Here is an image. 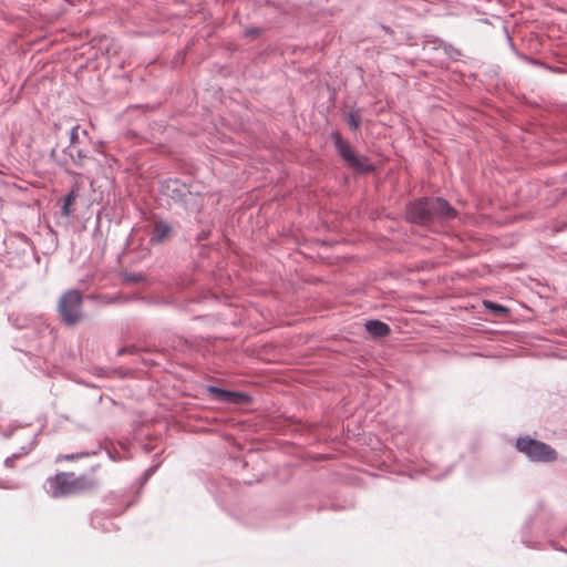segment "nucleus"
I'll list each match as a JSON object with an SVG mask.
<instances>
[{"mask_svg":"<svg viewBox=\"0 0 567 567\" xmlns=\"http://www.w3.org/2000/svg\"><path fill=\"white\" fill-rule=\"evenodd\" d=\"M516 447L533 461L553 462L557 458L556 451L549 445L528 437L518 439L516 442Z\"/></svg>","mask_w":567,"mask_h":567,"instance_id":"obj_4","label":"nucleus"},{"mask_svg":"<svg viewBox=\"0 0 567 567\" xmlns=\"http://www.w3.org/2000/svg\"><path fill=\"white\" fill-rule=\"evenodd\" d=\"M79 138V126H74L70 134L71 144H75Z\"/></svg>","mask_w":567,"mask_h":567,"instance_id":"obj_14","label":"nucleus"},{"mask_svg":"<svg viewBox=\"0 0 567 567\" xmlns=\"http://www.w3.org/2000/svg\"><path fill=\"white\" fill-rule=\"evenodd\" d=\"M408 218L412 223L427 224L434 218L452 219L456 217V210L443 198H422L410 204Z\"/></svg>","mask_w":567,"mask_h":567,"instance_id":"obj_1","label":"nucleus"},{"mask_svg":"<svg viewBox=\"0 0 567 567\" xmlns=\"http://www.w3.org/2000/svg\"><path fill=\"white\" fill-rule=\"evenodd\" d=\"M79 196V193L76 189H72L65 197L64 199V205L62 207V214L64 216H70L71 214V206L72 204L75 202V199L78 198Z\"/></svg>","mask_w":567,"mask_h":567,"instance_id":"obj_9","label":"nucleus"},{"mask_svg":"<svg viewBox=\"0 0 567 567\" xmlns=\"http://www.w3.org/2000/svg\"><path fill=\"white\" fill-rule=\"evenodd\" d=\"M259 34H260V30L258 28L247 29L245 31V35L248 37V38H256Z\"/></svg>","mask_w":567,"mask_h":567,"instance_id":"obj_13","label":"nucleus"},{"mask_svg":"<svg viewBox=\"0 0 567 567\" xmlns=\"http://www.w3.org/2000/svg\"><path fill=\"white\" fill-rule=\"evenodd\" d=\"M484 306L492 310L494 313H497V315H501V313H506L507 312V309L502 306V305H498V303H495V302H492V301H484Z\"/></svg>","mask_w":567,"mask_h":567,"instance_id":"obj_11","label":"nucleus"},{"mask_svg":"<svg viewBox=\"0 0 567 567\" xmlns=\"http://www.w3.org/2000/svg\"><path fill=\"white\" fill-rule=\"evenodd\" d=\"M367 331L377 338L385 337L390 333V328L386 323L379 320H370L365 323Z\"/></svg>","mask_w":567,"mask_h":567,"instance_id":"obj_7","label":"nucleus"},{"mask_svg":"<svg viewBox=\"0 0 567 567\" xmlns=\"http://www.w3.org/2000/svg\"><path fill=\"white\" fill-rule=\"evenodd\" d=\"M333 140L336 147L341 155V157L348 163L349 166L360 171L364 172L368 171L370 167L365 165L353 152V150L350 147V145L344 142L339 133L333 134Z\"/></svg>","mask_w":567,"mask_h":567,"instance_id":"obj_5","label":"nucleus"},{"mask_svg":"<svg viewBox=\"0 0 567 567\" xmlns=\"http://www.w3.org/2000/svg\"><path fill=\"white\" fill-rule=\"evenodd\" d=\"M48 483L54 497L91 491L96 486L93 478L86 475L75 476L72 472L58 473Z\"/></svg>","mask_w":567,"mask_h":567,"instance_id":"obj_2","label":"nucleus"},{"mask_svg":"<svg viewBox=\"0 0 567 567\" xmlns=\"http://www.w3.org/2000/svg\"><path fill=\"white\" fill-rule=\"evenodd\" d=\"M82 295L78 290L64 292L58 303V311L62 321L68 326H73L82 320Z\"/></svg>","mask_w":567,"mask_h":567,"instance_id":"obj_3","label":"nucleus"},{"mask_svg":"<svg viewBox=\"0 0 567 567\" xmlns=\"http://www.w3.org/2000/svg\"><path fill=\"white\" fill-rule=\"evenodd\" d=\"M208 392L210 393V395H213L216 400L220 402L241 404L246 402L248 399L246 394L223 390L216 386H210L208 389Z\"/></svg>","mask_w":567,"mask_h":567,"instance_id":"obj_6","label":"nucleus"},{"mask_svg":"<svg viewBox=\"0 0 567 567\" xmlns=\"http://www.w3.org/2000/svg\"><path fill=\"white\" fill-rule=\"evenodd\" d=\"M347 121H348L349 126H350L353 131H355V130H358V128H359V126H360L361 117H360V115H359V113H358V112H351V113L348 115Z\"/></svg>","mask_w":567,"mask_h":567,"instance_id":"obj_10","label":"nucleus"},{"mask_svg":"<svg viewBox=\"0 0 567 567\" xmlns=\"http://www.w3.org/2000/svg\"><path fill=\"white\" fill-rule=\"evenodd\" d=\"M84 454H66V455H59L56 457V462H61V461H75V460H79L81 457H83Z\"/></svg>","mask_w":567,"mask_h":567,"instance_id":"obj_12","label":"nucleus"},{"mask_svg":"<svg viewBox=\"0 0 567 567\" xmlns=\"http://www.w3.org/2000/svg\"><path fill=\"white\" fill-rule=\"evenodd\" d=\"M171 226L165 223H157L154 227V236L159 241L165 239L171 234Z\"/></svg>","mask_w":567,"mask_h":567,"instance_id":"obj_8","label":"nucleus"}]
</instances>
